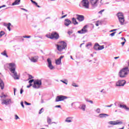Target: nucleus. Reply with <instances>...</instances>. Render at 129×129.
<instances>
[{"mask_svg": "<svg viewBox=\"0 0 129 129\" xmlns=\"http://www.w3.org/2000/svg\"><path fill=\"white\" fill-rule=\"evenodd\" d=\"M92 44L91 42H89L86 45V47H88L89 46H91Z\"/></svg>", "mask_w": 129, "mask_h": 129, "instance_id": "c03bdc74", "label": "nucleus"}, {"mask_svg": "<svg viewBox=\"0 0 129 129\" xmlns=\"http://www.w3.org/2000/svg\"><path fill=\"white\" fill-rule=\"evenodd\" d=\"M89 102L90 103H91V104H93V101L89 100Z\"/></svg>", "mask_w": 129, "mask_h": 129, "instance_id": "13d9d810", "label": "nucleus"}, {"mask_svg": "<svg viewBox=\"0 0 129 129\" xmlns=\"http://www.w3.org/2000/svg\"><path fill=\"white\" fill-rule=\"evenodd\" d=\"M64 58V56L61 55L59 58L55 60V64L56 65H60L61 64V60Z\"/></svg>", "mask_w": 129, "mask_h": 129, "instance_id": "2eb2a0df", "label": "nucleus"}, {"mask_svg": "<svg viewBox=\"0 0 129 129\" xmlns=\"http://www.w3.org/2000/svg\"><path fill=\"white\" fill-rule=\"evenodd\" d=\"M4 26H5V27H8V26H9V23L8 24H7V23H4Z\"/></svg>", "mask_w": 129, "mask_h": 129, "instance_id": "09e8293b", "label": "nucleus"}, {"mask_svg": "<svg viewBox=\"0 0 129 129\" xmlns=\"http://www.w3.org/2000/svg\"><path fill=\"white\" fill-rule=\"evenodd\" d=\"M33 78H34V77H32V75H29L28 80H30V79H33Z\"/></svg>", "mask_w": 129, "mask_h": 129, "instance_id": "a19ab883", "label": "nucleus"}, {"mask_svg": "<svg viewBox=\"0 0 129 129\" xmlns=\"http://www.w3.org/2000/svg\"><path fill=\"white\" fill-rule=\"evenodd\" d=\"M117 17L119 20V23L121 25H123L124 23V17H123V14L122 13L119 12L117 14Z\"/></svg>", "mask_w": 129, "mask_h": 129, "instance_id": "0eeeda50", "label": "nucleus"}, {"mask_svg": "<svg viewBox=\"0 0 129 129\" xmlns=\"http://www.w3.org/2000/svg\"><path fill=\"white\" fill-rule=\"evenodd\" d=\"M104 49V45H99V50H102Z\"/></svg>", "mask_w": 129, "mask_h": 129, "instance_id": "72a5a7b5", "label": "nucleus"}, {"mask_svg": "<svg viewBox=\"0 0 129 129\" xmlns=\"http://www.w3.org/2000/svg\"><path fill=\"white\" fill-rule=\"evenodd\" d=\"M97 2H98V0H91L90 3L93 7H97Z\"/></svg>", "mask_w": 129, "mask_h": 129, "instance_id": "f3484780", "label": "nucleus"}, {"mask_svg": "<svg viewBox=\"0 0 129 129\" xmlns=\"http://www.w3.org/2000/svg\"><path fill=\"white\" fill-rule=\"evenodd\" d=\"M73 120V117H67L66 120V122H72V121Z\"/></svg>", "mask_w": 129, "mask_h": 129, "instance_id": "aec40b11", "label": "nucleus"}, {"mask_svg": "<svg viewBox=\"0 0 129 129\" xmlns=\"http://www.w3.org/2000/svg\"><path fill=\"white\" fill-rule=\"evenodd\" d=\"M79 108H80V109H82L83 111H85V109L86 108V105L85 104L80 105L79 107Z\"/></svg>", "mask_w": 129, "mask_h": 129, "instance_id": "a211bd4d", "label": "nucleus"}, {"mask_svg": "<svg viewBox=\"0 0 129 129\" xmlns=\"http://www.w3.org/2000/svg\"><path fill=\"white\" fill-rule=\"evenodd\" d=\"M99 44L96 43L95 44L94 46V50H96V51L99 50Z\"/></svg>", "mask_w": 129, "mask_h": 129, "instance_id": "b1692460", "label": "nucleus"}, {"mask_svg": "<svg viewBox=\"0 0 129 129\" xmlns=\"http://www.w3.org/2000/svg\"><path fill=\"white\" fill-rule=\"evenodd\" d=\"M80 7L84 9H89V2L88 0H82L80 4Z\"/></svg>", "mask_w": 129, "mask_h": 129, "instance_id": "20e7f679", "label": "nucleus"}, {"mask_svg": "<svg viewBox=\"0 0 129 129\" xmlns=\"http://www.w3.org/2000/svg\"><path fill=\"white\" fill-rule=\"evenodd\" d=\"M21 105L22 106L23 108H25V106L24 105V102L23 101L21 102Z\"/></svg>", "mask_w": 129, "mask_h": 129, "instance_id": "37998d69", "label": "nucleus"}, {"mask_svg": "<svg viewBox=\"0 0 129 129\" xmlns=\"http://www.w3.org/2000/svg\"><path fill=\"white\" fill-rule=\"evenodd\" d=\"M107 116H109V115L105 113H101L99 115V117L100 118H103L104 117H106Z\"/></svg>", "mask_w": 129, "mask_h": 129, "instance_id": "412c9836", "label": "nucleus"}, {"mask_svg": "<svg viewBox=\"0 0 129 129\" xmlns=\"http://www.w3.org/2000/svg\"><path fill=\"white\" fill-rule=\"evenodd\" d=\"M88 27V25H85L83 29H81L82 32H84V33H87L88 30H87V28Z\"/></svg>", "mask_w": 129, "mask_h": 129, "instance_id": "5701e85b", "label": "nucleus"}, {"mask_svg": "<svg viewBox=\"0 0 129 129\" xmlns=\"http://www.w3.org/2000/svg\"><path fill=\"white\" fill-rule=\"evenodd\" d=\"M1 55H3V56H5L7 58H9V55H8L6 50H4V52H1Z\"/></svg>", "mask_w": 129, "mask_h": 129, "instance_id": "a878e982", "label": "nucleus"}, {"mask_svg": "<svg viewBox=\"0 0 129 129\" xmlns=\"http://www.w3.org/2000/svg\"><path fill=\"white\" fill-rule=\"evenodd\" d=\"M47 61L48 68H49L50 70H53V69H54V66H53V64H52V61H51V59L48 58H47Z\"/></svg>", "mask_w": 129, "mask_h": 129, "instance_id": "f8f14e48", "label": "nucleus"}, {"mask_svg": "<svg viewBox=\"0 0 129 129\" xmlns=\"http://www.w3.org/2000/svg\"><path fill=\"white\" fill-rule=\"evenodd\" d=\"M4 35H5V33H0V38H2V37H3Z\"/></svg>", "mask_w": 129, "mask_h": 129, "instance_id": "603ef678", "label": "nucleus"}, {"mask_svg": "<svg viewBox=\"0 0 129 129\" xmlns=\"http://www.w3.org/2000/svg\"><path fill=\"white\" fill-rule=\"evenodd\" d=\"M9 66L10 71L12 73V77L15 79H19V76H18V73L16 72V68L17 66L15 63H10L8 64Z\"/></svg>", "mask_w": 129, "mask_h": 129, "instance_id": "f257e3e1", "label": "nucleus"}, {"mask_svg": "<svg viewBox=\"0 0 129 129\" xmlns=\"http://www.w3.org/2000/svg\"><path fill=\"white\" fill-rule=\"evenodd\" d=\"M125 83H126V82H125V80H119L117 82H116L115 86H116V87H120L121 86H124V85H125Z\"/></svg>", "mask_w": 129, "mask_h": 129, "instance_id": "1a4fd4ad", "label": "nucleus"}, {"mask_svg": "<svg viewBox=\"0 0 129 129\" xmlns=\"http://www.w3.org/2000/svg\"><path fill=\"white\" fill-rule=\"evenodd\" d=\"M10 103H12V100L11 99H9V98L2 99V104L3 105L5 104V105H9V104H10Z\"/></svg>", "mask_w": 129, "mask_h": 129, "instance_id": "9d476101", "label": "nucleus"}, {"mask_svg": "<svg viewBox=\"0 0 129 129\" xmlns=\"http://www.w3.org/2000/svg\"><path fill=\"white\" fill-rule=\"evenodd\" d=\"M95 25L96 26V27H98V26H99V24L98 23H96L95 24Z\"/></svg>", "mask_w": 129, "mask_h": 129, "instance_id": "0e129e2a", "label": "nucleus"}, {"mask_svg": "<svg viewBox=\"0 0 129 129\" xmlns=\"http://www.w3.org/2000/svg\"><path fill=\"white\" fill-rule=\"evenodd\" d=\"M56 46L57 50L59 52H62L67 47V44L64 41H62L58 42Z\"/></svg>", "mask_w": 129, "mask_h": 129, "instance_id": "f03ea898", "label": "nucleus"}, {"mask_svg": "<svg viewBox=\"0 0 129 129\" xmlns=\"http://www.w3.org/2000/svg\"><path fill=\"white\" fill-rule=\"evenodd\" d=\"M112 105H113V104H111L110 105H105V107H111V106H112Z\"/></svg>", "mask_w": 129, "mask_h": 129, "instance_id": "49530a36", "label": "nucleus"}, {"mask_svg": "<svg viewBox=\"0 0 129 129\" xmlns=\"http://www.w3.org/2000/svg\"><path fill=\"white\" fill-rule=\"evenodd\" d=\"M23 92H24V90H23V89H21L20 94H22Z\"/></svg>", "mask_w": 129, "mask_h": 129, "instance_id": "864d4df0", "label": "nucleus"}, {"mask_svg": "<svg viewBox=\"0 0 129 129\" xmlns=\"http://www.w3.org/2000/svg\"><path fill=\"white\" fill-rule=\"evenodd\" d=\"M41 85H42V80L37 79L34 82L32 87L35 89H39L41 87Z\"/></svg>", "mask_w": 129, "mask_h": 129, "instance_id": "39448f33", "label": "nucleus"}, {"mask_svg": "<svg viewBox=\"0 0 129 129\" xmlns=\"http://www.w3.org/2000/svg\"><path fill=\"white\" fill-rule=\"evenodd\" d=\"M121 45H122V46H123V45H124V44H125V41H123L121 43Z\"/></svg>", "mask_w": 129, "mask_h": 129, "instance_id": "680f3d73", "label": "nucleus"}, {"mask_svg": "<svg viewBox=\"0 0 129 129\" xmlns=\"http://www.w3.org/2000/svg\"><path fill=\"white\" fill-rule=\"evenodd\" d=\"M47 121L48 124H52V119H51L50 117H47Z\"/></svg>", "mask_w": 129, "mask_h": 129, "instance_id": "bb28decb", "label": "nucleus"}, {"mask_svg": "<svg viewBox=\"0 0 129 129\" xmlns=\"http://www.w3.org/2000/svg\"><path fill=\"white\" fill-rule=\"evenodd\" d=\"M66 17H67V14L62 16L61 17V19H64V18H66Z\"/></svg>", "mask_w": 129, "mask_h": 129, "instance_id": "6e6d98bb", "label": "nucleus"}, {"mask_svg": "<svg viewBox=\"0 0 129 129\" xmlns=\"http://www.w3.org/2000/svg\"><path fill=\"white\" fill-rule=\"evenodd\" d=\"M46 37L49 39H59V34L57 33H50L49 34H46Z\"/></svg>", "mask_w": 129, "mask_h": 129, "instance_id": "423d86ee", "label": "nucleus"}, {"mask_svg": "<svg viewBox=\"0 0 129 129\" xmlns=\"http://www.w3.org/2000/svg\"><path fill=\"white\" fill-rule=\"evenodd\" d=\"M0 97L2 99H4V98H6L7 97V95L4 94V93H2V95L0 96Z\"/></svg>", "mask_w": 129, "mask_h": 129, "instance_id": "c756f323", "label": "nucleus"}, {"mask_svg": "<svg viewBox=\"0 0 129 129\" xmlns=\"http://www.w3.org/2000/svg\"><path fill=\"white\" fill-rule=\"evenodd\" d=\"M109 124H111L112 125H117V124H122V121H120L119 120L116 121H110L108 122Z\"/></svg>", "mask_w": 129, "mask_h": 129, "instance_id": "9b49d317", "label": "nucleus"}, {"mask_svg": "<svg viewBox=\"0 0 129 129\" xmlns=\"http://www.w3.org/2000/svg\"><path fill=\"white\" fill-rule=\"evenodd\" d=\"M124 126H123L122 128H119V129H124Z\"/></svg>", "mask_w": 129, "mask_h": 129, "instance_id": "774afa93", "label": "nucleus"}, {"mask_svg": "<svg viewBox=\"0 0 129 129\" xmlns=\"http://www.w3.org/2000/svg\"><path fill=\"white\" fill-rule=\"evenodd\" d=\"M119 107L120 108H123L124 109H126L127 110H129V108L126 107V105H122L121 104H118Z\"/></svg>", "mask_w": 129, "mask_h": 129, "instance_id": "6ab92c4d", "label": "nucleus"}, {"mask_svg": "<svg viewBox=\"0 0 129 129\" xmlns=\"http://www.w3.org/2000/svg\"><path fill=\"white\" fill-rule=\"evenodd\" d=\"M55 107H56V108H61V105H56L55 106Z\"/></svg>", "mask_w": 129, "mask_h": 129, "instance_id": "5fc2aeb1", "label": "nucleus"}, {"mask_svg": "<svg viewBox=\"0 0 129 129\" xmlns=\"http://www.w3.org/2000/svg\"><path fill=\"white\" fill-rule=\"evenodd\" d=\"M20 3H21V0H15V1L12 4V6H17L18 5H20Z\"/></svg>", "mask_w": 129, "mask_h": 129, "instance_id": "393cba45", "label": "nucleus"}, {"mask_svg": "<svg viewBox=\"0 0 129 129\" xmlns=\"http://www.w3.org/2000/svg\"><path fill=\"white\" fill-rule=\"evenodd\" d=\"M29 83H33V82H35V80L32 79L29 81Z\"/></svg>", "mask_w": 129, "mask_h": 129, "instance_id": "4c0bfd02", "label": "nucleus"}, {"mask_svg": "<svg viewBox=\"0 0 129 129\" xmlns=\"http://www.w3.org/2000/svg\"><path fill=\"white\" fill-rule=\"evenodd\" d=\"M72 22L74 25H78V22H77V21H76V19H75V18H72Z\"/></svg>", "mask_w": 129, "mask_h": 129, "instance_id": "cd10ccee", "label": "nucleus"}, {"mask_svg": "<svg viewBox=\"0 0 129 129\" xmlns=\"http://www.w3.org/2000/svg\"><path fill=\"white\" fill-rule=\"evenodd\" d=\"M0 87L1 89H4L5 88V83L3 81V80L0 79Z\"/></svg>", "mask_w": 129, "mask_h": 129, "instance_id": "4be33fe9", "label": "nucleus"}, {"mask_svg": "<svg viewBox=\"0 0 129 129\" xmlns=\"http://www.w3.org/2000/svg\"><path fill=\"white\" fill-rule=\"evenodd\" d=\"M17 91V89L14 88V95H16V91Z\"/></svg>", "mask_w": 129, "mask_h": 129, "instance_id": "4d7b16f0", "label": "nucleus"}, {"mask_svg": "<svg viewBox=\"0 0 129 129\" xmlns=\"http://www.w3.org/2000/svg\"><path fill=\"white\" fill-rule=\"evenodd\" d=\"M85 100H86V101L87 102H89V100H88V99H86Z\"/></svg>", "mask_w": 129, "mask_h": 129, "instance_id": "338daca9", "label": "nucleus"}, {"mask_svg": "<svg viewBox=\"0 0 129 129\" xmlns=\"http://www.w3.org/2000/svg\"><path fill=\"white\" fill-rule=\"evenodd\" d=\"M115 35V33H112L111 34H109V36H111V37H113Z\"/></svg>", "mask_w": 129, "mask_h": 129, "instance_id": "8fccbe9b", "label": "nucleus"}, {"mask_svg": "<svg viewBox=\"0 0 129 129\" xmlns=\"http://www.w3.org/2000/svg\"><path fill=\"white\" fill-rule=\"evenodd\" d=\"M121 39L122 40L125 41V38H124V37H121Z\"/></svg>", "mask_w": 129, "mask_h": 129, "instance_id": "e2e57ef3", "label": "nucleus"}, {"mask_svg": "<svg viewBox=\"0 0 129 129\" xmlns=\"http://www.w3.org/2000/svg\"><path fill=\"white\" fill-rule=\"evenodd\" d=\"M77 20H78L79 22H82L84 21V16L83 15H77Z\"/></svg>", "mask_w": 129, "mask_h": 129, "instance_id": "dca6fc26", "label": "nucleus"}, {"mask_svg": "<svg viewBox=\"0 0 129 129\" xmlns=\"http://www.w3.org/2000/svg\"><path fill=\"white\" fill-rule=\"evenodd\" d=\"M23 38H27V39H29V38H31V36L30 35H26V36H23Z\"/></svg>", "mask_w": 129, "mask_h": 129, "instance_id": "58836bf2", "label": "nucleus"}, {"mask_svg": "<svg viewBox=\"0 0 129 129\" xmlns=\"http://www.w3.org/2000/svg\"><path fill=\"white\" fill-rule=\"evenodd\" d=\"M21 10H22L23 11H25V12H28V10H26L24 8H20Z\"/></svg>", "mask_w": 129, "mask_h": 129, "instance_id": "052dcab7", "label": "nucleus"}, {"mask_svg": "<svg viewBox=\"0 0 129 129\" xmlns=\"http://www.w3.org/2000/svg\"><path fill=\"white\" fill-rule=\"evenodd\" d=\"M68 98V97L64 95H59L56 96L55 98V102H59V101H63V100H65V99H67Z\"/></svg>", "mask_w": 129, "mask_h": 129, "instance_id": "6e6552de", "label": "nucleus"}, {"mask_svg": "<svg viewBox=\"0 0 129 129\" xmlns=\"http://www.w3.org/2000/svg\"><path fill=\"white\" fill-rule=\"evenodd\" d=\"M117 29H113V30H110L109 32H114V31H117Z\"/></svg>", "mask_w": 129, "mask_h": 129, "instance_id": "bf43d9fd", "label": "nucleus"}, {"mask_svg": "<svg viewBox=\"0 0 129 129\" xmlns=\"http://www.w3.org/2000/svg\"><path fill=\"white\" fill-rule=\"evenodd\" d=\"M12 26V24L11 23H9V26L7 27L9 32H11V26Z\"/></svg>", "mask_w": 129, "mask_h": 129, "instance_id": "c85d7f7f", "label": "nucleus"}, {"mask_svg": "<svg viewBox=\"0 0 129 129\" xmlns=\"http://www.w3.org/2000/svg\"><path fill=\"white\" fill-rule=\"evenodd\" d=\"M95 112L97 113H100V108H97L95 110Z\"/></svg>", "mask_w": 129, "mask_h": 129, "instance_id": "f704fd0d", "label": "nucleus"}, {"mask_svg": "<svg viewBox=\"0 0 129 129\" xmlns=\"http://www.w3.org/2000/svg\"><path fill=\"white\" fill-rule=\"evenodd\" d=\"M64 26H66V27H68V26L72 24V22L70 20L68 19H66L64 20Z\"/></svg>", "mask_w": 129, "mask_h": 129, "instance_id": "4468645a", "label": "nucleus"}, {"mask_svg": "<svg viewBox=\"0 0 129 129\" xmlns=\"http://www.w3.org/2000/svg\"><path fill=\"white\" fill-rule=\"evenodd\" d=\"M25 104H26V105H31V103H28L27 101H25Z\"/></svg>", "mask_w": 129, "mask_h": 129, "instance_id": "a18cd8bd", "label": "nucleus"}, {"mask_svg": "<svg viewBox=\"0 0 129 129\" xmlns=\"http://www.w3.org/2000/svg\"><path fill=\"white\" fill-rule=\"evenodd\" d=\"M100 92H102V93H103V94H105L106 93V91L104 89L101 90Z\"/></svg>", "mask_w": 129, "mask_h": 129, "instance_id": "c9c22d12", "label": "nucleus"}, {"mask_svg": "<svg viewBox=\"0 0 129 129\" xmlns=\"http://www.w3.org/2000/svg\"><path fill=\"white\" fill-rule=\"evenodd\" d=\"M15 119H20V117L18 115H15Z\"/></svg>", "mask_w": 129, "mask_h": 129, "instance_id": "de8ad7c7", "label": "nucleus"}, {"mask_svg": "<svg viewBox=\"0 0 129 129\" xmlns=\"http://www.w3.org/2000/svg\"><path fill=\"white\" fill-rule=\"evenodd\" d=\"M68 35L70 36H70L71 38L72 37H74V36H75V34L73 33H68Z\"/></svg>", "mask_w": 129, "mask_h": 129, "instance_id": "473e14b6", "label": "nucleus"}, {"mask_svg": "<svg viewBox=\"0 0 129 129\" xmlns=\"http://www.w3.org/2000/svg\"><path fill=\"white\" fill-rule=\"evenodd\" d=\"M6 7H7V6L6 5H4L2 6H0V9H3V8H6Z\"/></svg>", "mask_w": 129, "mask_h": 129, "instance_id": "3c124183", "label": "nucleus"}, {"mask_svg": "<svg viewBox=\"0 0 129 129\" xmlns=\"http://www.w3.org/2000/svg\"><path fill=\"white\" fill-rule=\"evenodd\" d=\"M72 86H74V87H79V86L76 84L75 83H73L72 84Z\"/></svg>", "mask_w": 129, "mask_h": 129, "instance_id": "2f4dec72", "label": "nucleus"}, {"mask_svg": "<svg viewBox=\"0 0 129 129\" xmlns=\"http://www.w3.org/2000/svg\"><path fill=\"white\" fill-rule=\"evenodd\" d=\"M104 12V10H102L98 12V14H100V15H102V13Z\"/></svg>", "mask_w": 129, "mask_h": 129, "instance_id": "79ce46f5", "label": "nucleus"}, {"mask_svg": "<svg viewBox=\"0 0 129 129\" xmlns=\"http://www.w3.org/2000/svg\"><path fill=\"white\" fill-rule=\"evenodd\" d=\"M128 67H125L120 71L119 72V76L121 78H124V77H125V76L128 74Z\"/></svg>", "mask_w": 129, "mask_h": 129, "instance_id": "7ed1b4c3", "label": "nucleus"}, {"mask_svg": "<svg viewBox=\"0 0 129 129\" xmlns=\"http://www.w3.org/2000/svg\"><path fill=\"white\" fill-rule=\"evenodd\" d=\"M29 59L30 61H31V62H33V63H37V62H38V60L39 59V56H32L31 58L29 57Z\"/></svg>", "mask_w": 129, "mask_h": 129, "instance_id": "ddd939ff", "label": "nucleus"}, {"mask_svg": "<svg viewBox=\"0 0 129 129\" xmlns=\"http://www.w3.org/2000/svg\"><path fill=\"white\" fill-rule=\"evenodd\" d=\"M42 110H44V108H42L39 112V114H41V113H43L44 111H42Z\"/></svg>", "mask_w": 129, "mask_h": 129, "instance_id": "e433bc0d", "label": "nucleus"}, {"mask_svg": "<svg viewBox=\"0 0 129 129\" xmlns=\"http://www.w3.org/2000/svg\"><path fill=\"white\" fill-rule=\"evenodd\" d=\"M65 81H67V80L64 79V81H63L62 80H60V82H62V83H64V84H66V85H67V84H68V83H67Z\"/></svg>", "mask_w": 129, "mask_h": 129, "instance_id": "7c9ffc66", "label": "nucleus"}, {"mask_svg": "<svg viewBox=\"0 0 129 129\" xmlns=\"http://www.w3.org/2000/svg\"><path fill=\"white\" fill-rule=\"evenodd\" d=\"M118 58H119V56L115 57H114V59H118Z\"/></svg>", "mask_w": 129, "mask_h": 129, "instance_id": "69168bd1", "label": "nucleus"}, {"mask_svg": "<svg viewBox=\"0 0 129 129\" xmlns=\"http://www.w3.org/2000/svg\"><path fill=\"white\" fill-rule=\"evenodd\" d=\"M30 1H31V3H32V4H34V5H35V6H37V2H36L33 0H30Z\"/></svg>", "mask_w": 129, "mask_h": 129, "instance_id": "ea45409f", "label": "nucleus"}]
</instances>
